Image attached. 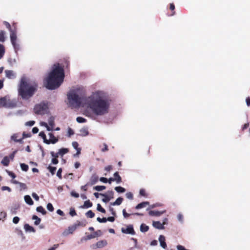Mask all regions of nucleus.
Returning a JSON list of instances; mask_svg holds the SVG:
<instances>
[{
    "label": "nucleus",
    "instance_id": "nucleus-44",
    "mask_svg": "<svg viewBox=\"0 0 250 250\" xmlns=\"http://www.w3.org/2000/svg\"><path fill=\"white\" fill-rule=\"evenodd\" d=\"M62 168H60L58 170L57 172V176L58 177V178L60 179H62Z\"/></svg>",
    "mask_w": 250,
    "mask_h": 250
},
{
    "label": "nucleus",
    "instance_id": "nucleus-20",
    "mask_svg": "<svg viewBox=\"0 0 250 250\" xmlns=\"http://www.w3.org/2000/svg\"><path fill=\"white\" fill-rule=\"evenodd\" d=\"M24 199L25 203L27 204H28L30 206H32L33 205L34 202H33L32 199H31V197L29 195H25L24 197Z\"/></svg>",
    "mask_w": 250,
    "mask_h": 250
},
{
    "label": "nucleus",
    "instance_id": "nucleus-4",
    "mask_svg": "<svg viewBox=\"0 0 250 250\" xmlns=\"http://www.w3.org/2000/svg\"><path fill=\"white\" fill-rule=\"evenodd\" d=\"M48 103L45 102H42L37 104L34 108L35 113L39 115H43L46 113L48 112Z\"/></svg>",
    "mask_w": 250,
    "mask_h": 250
},
{
    "label": "nucleus",
    "instance_id": "nucleus-40",
    "mask_svg": "<svg viewBox=\"0 0 250 250\" xmlns=\"http://www.w3.org/2000/svg\"><path fill=\"white\" fill-rule=\"evenodd\" d=\"M5 97L1 98L0 99V107H5Z\"/></svg>",
    "mask_w": 250,
    "mask_h": 250
},
{
    "label": "nucleus",
    "instance_id": "nucleus-35",
    "mask_svg": "<svg viewBox=\"0 0 250 250\" xmlns=\"http://www.w3.org/2000/svg\"><path fill=\"white\" fill-rule=\"evenodd\" d=\"M48 136H49L50 139L47 140L48 141H53L54 140H56V143L58 141V139L54 136L53 133H49Z\"/></svg>",
    "mask_w": 250,
    "mask_h": 250
},
{
    "label": "nucleus",
    "instance_id": "nucleus-63",
    "mask_svg": "<svg viewBox=\"0 0 250 250\" xmlns=\"http://www.w3.org/2000/svg\"><path fill=\"white\" fill-rule=\"evenodd\" d=\"M71 195L72 196L76 198H78L79 197V194L74 191H72L71 192Z\"/></svg>",
    "mask_w": 250,
    "mask_h": 250
},
{
    "label": "nucleus",
    "instance_id": "nucleus-42",
    "mask_svg": "<svg viewBox=\"0 0 250 250\" xmlns=\"http://www.w3.org/2000/svg\"><path fill=\"white\" fill-rule=\"evenodd\" d=\"M97 209L99 211H100V212H101L102 213H104L105 212V210L101 207V205L100 204H97Z\"/></svg>",
    "mask_w": 250,
    "mask_h": 250
},
{
    "label": "nucleus",
    "instance_id": "nucleus-47",
    "mask_svg": "<svg viewBox=\"0 0 250 250\" xmlns=\"http://www.w3.org/2000/svg\"><path fill=\"white\" fill-rule=\"evenodd\" d=\"M21 188V190H25L27 189V186L25 184L21 183L19 185Z\"/></svg>",
    "mask_w": 250,
    "mask_h": 250
},
{
    "label": "nucleus",
    "instance_id": "nucleus-16",
    "mask_svg": "<svg viewBox=\"0 0 250 250\" xmlns=\"http://www.w3.org/2000/svg\"><path fill=\"white\" fill-rule=\"evenodd\" d=\"M153 226L154 228L159 229H165L164 224L159 221H154L153 222Z\"/></svg>",
    "mask_w": 250,
    "mask_h": 250
},
{
    "label": "nucleus",
    "instance_id": "nucleus-61",
    "mask_svg": "<svg viewBox=\"0 0 250 250\" xmlns=\"http://www.w3.org/2000/svg\"><path fill=\"white\" fill-rule=\"evenodd\" d=\"M89 183H87L86 185H84V186H82L81 188V189L83 190V191H86L87 188V186H89Z\"/></svg>",
    "mask_w": 250,
    "mask_h": 250
},
{
    "label": "nucleus",
    "instance_id": "nucleus-28",
    "mask_svg": "<svg viewBox=\"0 0 250 250\" xmlns=\"http://www.w3.org/2000/svg\"><path fill=\"white\" fill-rule=\"evenodd\" d=\"M32 219L33 220H35V222H34V225H38L40 224L41 223V218H40L39 217H38L37 215H34L32 216Z\"/></svg>",
    "mask_w": 250,
    "mask_h": 250
},
{
    "label": "nucleus",
    "instance_id": "nucleus-33",
    "mask_svg": "<svg viewBox=\"0 0 250 250\" xmlns=\"http://www.w3.org/2000/svg\"><path fill=\"white\" fill-rule=\"evenodd\" d=\"M115 190L118 193H123L125 191V188L120 186L115 187Z\"/></svg>",
    "mask_w": 250,
    "mask_h": 250
},
{
    "label": "nucleus",
    "instance_id": "nucleus-5",
    "mask_svg": "<svg viewBox=\"0 0 250 250\" xmlns=\"http://www.w3.org/2000/svg\"><path fill=\"white\" fill-rule=\"evenodd\" d=\"M10 38L12 46L15 52H17L20 49V44L18 42L17 33H15L14 31L11 32Z\"/></svg>",
    "mask_w": 250,
    "mask_h": 250
},
{
    "label": "nucleus",
    "instance_id": "nucleus-8",
    "mask_svg": "<svg viewBox=\"0 0 250 250\" xmlns=\"http://www.w3.org/2000/svg\"><path fill=\"white\" fill-rule=\"evenodd\" d=\"M113 194L114 193L112 191H108L107 194H100V195L104 197V198L102 199V201L106 203L113 198Z\"/></svg>",
    "mask_w": 250,
    "mask_h": 250
},
{
    "label": "nucleus",
    "instance_id": "nucleus-27",
    "mask_svg": "<svg viewBox=\"0 0 250 250\" xmlns=\"http://www.w3.org/2000/svg\"><path fill=\"white\" fill-rule=\"evenodd\" d=\"M149 229V227L145 224H142L140 226V231L142 232H146Z\"/></svg>",
    "mask_w": 250,
    "mask_h": 250
},
{
    "label": "nucleus",
    "instance_id": "nucleus-1",
    "mask_svg": "<svg viewBox=\"0 0 250 250\" xmlns=\"http://www.w3.org/2000/svg\"><path fill=\"white\" fill-rule=\"evenodd\" d=\"M67 99L69 105L72 108L80 107L83 102V106L87 107L84 115L92 120L104 116L109 112L111 101L106 93L102 90L95 91L83 99L80 89L76 88L68 93Z\"/></svg>",
    "mask_w": 250,
    "mask_h": 250
},
{
    "label": "nucleus",
    "instance_id": "nucleus-58",
    "mask_svg": "<svg viewBox=\"0 0 250 250\" xmlns=\"http://www.w3.org/2000/svg\"><path fill=\"white\" fill-rule=\"evenodd\" d=\"M20 221V218L18 216H15L13 219V222L14 224H18Z\"/></svg>",
    "mask_w": 250,
    "mask_h": 250
},
{
    "label": "nucleus",
    "instance_id": "nucleus-17",
    "mask_svg": "<svg viewBox=\"0 0 250 250\" xmlns=\"http://www.w3.org/2000/svg\"><path fill=\"white\" fill-rule=\"evenodd\" d=\"M24 229L26 232H35L36 231L35 229L28 224H25L24 225Z\"/></svg>",
    "mask_w": 250,
    "mask_h": 250
},
{
    "label": "nucleus",
    "instance_id": "nucleus-31",
    "mask_svg": "<svg viewBox=\"0 0 250 250\" xmlns=\"http://www.w3.org/2000/svg\"><path fill=\"white\" fill-rule=\"evenodd\" d=\"M36 210L38 212L42 213L43 215L45 214L46 213V211L42 206L38 207L36 208Z\"/></svg>",
    "mask_w": 250,
    "mask_h": 250
},
{
    "label": "nucleus",
    "instance_id": "nucleus-32",
    "mask_svg": "<svg viewBox=\"0 0 250 250\" xmlns=\"http://www.w3.org/2000/svg\"><path fill=\"white\" fill-rule=\"evenodd\" d=\"M80 132L81 133V135L83 136H87L89 132L87 128H83L80 130Z\"/></svg>",
    "mask_w": 250,
    "mask_h": 250
},
{
    "label": "nucleus",
    "instance_id": "nucleus-64",
    "mask_svg": "<svg viewBox=\"0 0 250 250\" xmlns=\"http://www.w3.org/2000/svg\"><path fill=\"white\" fill-rule=\"evenodd\" d=\"M59 247V244H55L54 246L49 249L48 250H55Z\"/></svg>",
    "mask_w": 250,
    "mask_h": 250
},
{
    "label": "nucleus",
    "instance_id": "nucleus-3",
    "mask_svg": "<svg viewBox=\"0 0 250 250\" xmlns=\"http://www.w3.org/2000/svg\"><path fill=\"white\" fill-rule=\"evenodd\" d=\"M38 89L37 84L22 77L18 86V94L24 100H28L34 95Z\"/></svg>",
    "mask_w": 250,
    "mask_h": 250
},
{
    "label": "nucleus",
    "instance_id": "nucleus-43",
    "mask_svg": "<svg viewBox=\"0 0 250 250\" xmlns=\"http://www.w3.org/2000/svg\"><path fill=\"white\" fill-rule=\"evenodd\" d=\"M46 208H47V209L51 212H52L54 210V208L51 203H48L47 204Z\"/></svg>",
    "mask_w": 250,
    "mask_h": 250
},
{
    "label": "nucleus",
    "instance_id": "nucleus-46",
    "mask_svg": "<svg viewBox=\"0 0 250 250\" xmlns=\"http://www.w3.org/2000/svg\"><path fill=\"white\" fill-rule=\"evenodd\" d=\"M19 206L15 205L13 207H12L11 208V211L12 213L16 214V210L18 208Z\"/></svg>",
    "mask_w": 250,
    "mask_h": 250
},
{
    "label": "nucleus",
    "instance_id": "nucleus-36",
    "mask_svg": "<svg viewBox=\"0 0 250 250\" xmlns=\"http://www.w3.org/2000/svg\"><path fill=\"white\" fill-rule=\"evenodd\" d=\"M106 188L104 186H97L94 187V189L97 191H100Z\"/></svg>",
    "mask_w": 250,
    "mask_h": 250
},
{
    "label": "nucleus",
    "instance_id": "nucleus-9",
    "mask_svg": "<svg viewBox=\"0 0 250 250\" xmlns=\"http://www.w3.org/2000/svg\"><path fill=\"white\" fill-rule=\"evenodd\" d=\"M121 231L123 233L134 235L135 232L132 225H128L126 228H122Z\"/></svg>",
    "mask_w": 250,
    "mask_h": 250
},
{
    "label": "nucleus",
    "instance_id": "nucleus-53",
    "mask_svg": "<svg viewBox=\"0 0 250 250\" xmlns=\"http://www.w3.org/2000/svg\"><path fill=\"white\" fill-rule=\"evenodd\" d=\"M50 154L53 158H57L59 156L58 152L57 153H55L53 151H51Z\"/></svg>",
    "mask_w": 250,
    "mask_h": 250
},
{
    "label": "nucleus",
    "instance_id": "nucleus-23",
    "mask_svg": "<svg viewBox=\"0 0 250 250\" xmlns=\"http://www.w3.org/2000/svg\"><path fill=\"white\" fill-rule=\"evenodd\" d=\"M92 206V203L89 201L87 200L84 202L83 206H81L82 208H91Z\"/></svg>",
    "mask_w": 250,
    "mask_h": 250
},
{
    "label": "nucleus",
    "instance_id": "nucleus-62",
    "mask_svg": "<svg viewBox=\"0 0 250 250\" xmlns=\"http://www.w3.org/2000/svg\"><path fill=\"white\" fill-rule=\"evenodd\" d=\"M51 163L53 165H57L59 163V161L57 158H52L51 160Z\"/></svg>",
    "mask_w": 250,
    "mask_h": 250
},
{
    "label": "nucleus",
    "instance_id": "nucleus-41",
    "mask_svg": "<svg viewBox=\"0 0 250 250\" xmlns=\"http://www.w3.org/2000/svg\"><path fill=\"white\" fill-rule=\"evenodd\" d=\"M94 236H95V238L97 237H99L102 235V232L101 230H98L96 231H95L93 233Z\"/></svg>",
    "mask_w": 250,
    "mask_h": 250
},
{
    "label": "nucleus",
    "instance_id": "nucleus-57",
    "mask_svg": "<svg viewBox=\"0 0 250 250\" xmlns=\"http://www.w3.org/2000/svg\"><path fill=\"white\" fill-rule=\"evenodd\" d=\"M1 190L2 191L7 190L9 192L11 191V188L9 187H7V186H3V187H2Z\"/></svg>",
    "mask_w": 250,
    "mask_h": 250
},
{
    "label": "nucleus",
    "instance_id": "nucleus-38",
    "mask_svg": "<svg viewBox=\"0 0 250 250\" xmlns=\"http://www.w3.org/2000/svg\"><path fill=\"white\" fill-rule=\"evenodd\" d=\"M86 216L87 217H89L90 218H92L94 217L95 214L92 212V210H88L85 214Z\"/></svg>",
    "mask_w": 250,
    "mask_h": 250
},
{
    "label": "nucleus",
    "instance_id": "nucleus-39",
    "mask_svg": "<svg viewBox=\"0 0 250 250\" xmlns=\"http://www.w3.org/2000/svg\"><path fill=\"white\" fill-rule=\"evenodd\" d=\"M76 121L77 122H78L79 123H85L86 122V120L82 117H78L76 118Z\"/></svg>",
    "mask_w": 250,
    "mask_h": 250
},
{
    "label": "nucleus",
    "instance_id": "nucleus-25",
    "mask_svg": "<svg viewBox=\"0 0 250 250\" xmlns=\"http://www.w3.org/2000/svg\"><path fill=\"white\" fill-rule=\"evenodd\" d=\"M69 151L68 149L66 148H62L59 150L58 154L59 156L62 157L64 154L68 153Z\"/></svg>",
    "mask_w": 250,
    "mask_h": 250
},
{
    "label": "nucleus",
    "instance_id": "nucleus-24",
    "mask_svg": "<svg viewBox=\"0 0 250 250\" xmlns=\"http://www.w3.org/2000/svg\"><path fill=\"white\" fill-rule=\"evenodd\" d=\"M148 204H149V202H147V201L143 202H142V203L138 204L136 206L135 208L137 209H141L142 208L146 207Z\"/></svg>",
    "mask_w": 250,
    "mask_h": 250
},
{
    "label": "nucleus",
    "instance_id": "nucleus-52",
    "mask_svg": "<svg viewBox=\"0 0 250 250\" xmlns=\"http://www.w3.org/2000/svg\"><path fill=\"white\" fill-rule=\"evenodd\" d=\"M35 122L34 121H30L25 123V125L26 126H31L35 124Z\"/></svg>",
    "mask_w": 250,
    "mask_h": 250
},
{
    "label": "nucleus",
    "instance_id": "nucleus-14",
    "mask_svg": "<svg viewBox=\"0 0 250 250\" xmlns=\"http://www.w3.org/2000/svg\"><path fill=\"white\" fill-rule=\"evenodd\" d=\"M5 73L6 77L8 79H12L16 77L15 73L12 70H6Z\"/></svg>",
    "mask_w": 250,
    "mask_h": 250
},
{
    "label": "nucleus",
    "instance_id": "nucleus-22",
    "mask_svg": "<svg viewBox=\"0 0 250 250\" xmlns=\"http://www.w3.org/2000/svg\"><path fill=\"white\" fill-rule=\"evenodd\" d=\"M123 201V198L122 197L118 198L116 201L113 203H110L111 206H119L120 205Z\"/></svg>",
    "mask_w": 250,
    "mask_h": 250
},
{
    "label": "nucleus",
    "instance_id": "nucleus-10",
    "mask_svg": "<svg viewBox=\"0 0 250 250\" xmlns=\"http://www.w3.org/2000/svg\"><path fill=\"white\" fill-rule=\"evenodd\" d=\"M76 226L74 224L73 225L68 227L67 229H66L63 231L62 233V235L63 236H66L70 234H72L73 232L76 229Z\"/></svg>",
    "mask_w": 250,
    "mask_h": 250
},
{
    "label": "nucleus",
    "instance_id": "nucleus-60",
    "mask_svg": "<svg viewBox=\"0 0 250 250\" xmlns=\"http://www.w3.org/2000/svg\"><path fill=\"white\" fill-rule=\"evenodd\" d=\"M32 196L34 198V199L35 200H36V201L39 200V197L36 193H35V192L32 193Z\"/></svg>",
    "mask_w": 250,
    "mask_h": 250
},
{
    "label": "nucleus",
    "instance_id": "nucleus-11",
    "mask_svg": "<svg viewBox=\"0 0 250 250\" xmlns=\"http://www.w3.org/2000/svg\"><path fill=\"white\" fill-rule=\"evenodd\" d=\"M107 245V241L105 240H102L97 242L95 245L92 246V247L93 249L102 248L105 247Z\"/></svg>",
    "mask_w": 250,
    "mask_h": 250
},
{
    "label": "nucleus",
    "instance_id": "nucleus-2",
    "mask_svg": "<svg viewBox=\"0 0 250 250\" xmlns=\"http://www.w3.org/2000/svg\"><path fill=\"white\" fill-rule=\"evenodd\" d=\"M64 73L63 69L59 63L54 64L52 70L46 79V87L50 90L58 88L63 81Z\"/></svg>",
    "mask_w": 250,
    "mask_h": 250
},
{
    "label": "nucleus",
    "instance_id": "nucleus-54",
    "mask_svg": "<svg viewBox=\"0 0 250 250\" xmlns=\"http://www.w3.org/2000/svg\"><path fill=\"white\" fill-rule=\"evenodd\" d=\"M6 172L8 175L12 177L13 179L16 178V176L13 172L8 171L7 170H6Z\"/></svg>",
    "mask_w": 250,
    "mask_h": 250
},
{
    "label": "nucleus",
    "instance_id": "nucleus-6",
    "mask_svg": "<svg viewBox=\"0 0 250 250\" xmlns=\"http://www.w3.org/2000/svg\"><path fill=\"white\" fill-rule=\"evenodd\" d=\"M5 32L4 31H0V42H4L5 41ZM5 53V49L2 44H0V59H1Z\"/></svg>",
    "mask_w": 250,
    "mask_h": 250
},
{
    "label": "nucleus",
    "instance_id": "nucleus-21",
    "mask_svg": "<svg viewBox=\"0 0 250 250\" xmlns=\"http://www.w3.org/2000/svg\"><path fill=\"white\" fill-rule=\"evenodd\" d=\"M3 23L6 26V28L7 29H8V30H9L10 32V34H11V32H12V31H14L15 33H17V29L15 27H14V29H12L11 27V25L9 24V23L6 21H4L3 22Z\"/></svg>",
    "mask_w": 250,
    "mask_h": 250
},
{
    "label": "nucleus",
    "instance_id": "nucleus-13",
    "mask_svg": "<svg viewBox=\"0 0 250 250\" xmlns=\"http://www.w3.org/2000/svg\"><path fill=\"white\" fill-rule=\"evenodd\" d=\"M99 177L96 174H93L90 178L89 181L88 183H89V185L92 186L95 184L98 181Z\"/></svg>",
    "mask_w": 250,
    "mask_h": 250
},
{
    "label": "nucleus",
    "instance_id": "nucleus-34",
    "mask_svg": "<svg viewBox=\"0 0 250 250\" xmlns=\"http://www.w3.org/2000/svg\"><path fill=\"white\" fill-rule=\"evenodd\" d=\"M47 168L50 172V173L52 174V175H54V174L55 173V171H56V167H51V166H49L47 167Z\"/></svg>",
    "mask_w": 250,
    "mask_h": 250
},
{
    "label": "nucleus",
    "instance_id": "nucleus-19",
    "mask_svg": "<svg viewBox=\"0 0 250 250\" xmlns=\"http://www.w3.org/2000/svg\"><path fill=\"white\" fill-rule=\"evenodd\" d=\"M165 212V210L160 211L158 210H150L149 212V214L150 216H159L164 213Z\"/></svg>",
    "mask_w": 250,
    "mask_h": 250
},
{
    "label": "nucleus",
    "instance_id": "nucleus-50",
    "mask_svg": "<svg viewBox=\"0 0 250 250\" xmlns=\"http://www.w3.org/2000/svg\"><path fill=\"white\" fill-rule=\"evenodd\" d=\"M72 145L74 148L76 150H78V149H81L80 148L78 147L79 144L77 142H72Z\"/></svg>",
    "mask_w": 250,
    "mask_h": 250
},
{
    "label": "nucleus",
    "instance_id": "nucleus-29",
    "mask_svg": "<svg viewBox=\"0 0 250 250\" xmlns=\"http://www.w3.org/2000/svg\"><path fill=\"white\" fill-rule=\"evenodd\" d=\"M114 178L116 179V182L117 184H119L122 181V179L121 176L119 175V173L118 172H116L114 174Z\"/></svg>",
    "mask_w": 250,
    "mask_h": 250
},
{
    "label": "nucleus",
    "instance_id": "nucleus-49",
    "mask_svg": "<svg viewBox=\"0 0 250 250\" xmlns=\"http://www.w3.org/2000/svg\"><path fill=\"white\" fill-rule=\"evenodd\" d=\"M125 196L129 200H132L133 198L132 193L130 192H127L125 194Z\"/></svg>",
    "mask_w": 250,
    "mask_h": 250
},
{
    "label": "nucleus",
    "instance_id": "nucleus-30",
    "mask_svg": "<svg viewBox=\"0 0 250 250\" xmlns=\"http://www.w3.org/2000/svg\"><path fill=\"white\" fill-rule=\"evenodd\" d=\"M9 159L7 156L4 157L2 160L1 163L4 166H8L9 164Z\"/></svg>",
    "mask_w": 250,
    "mask_h": 250
},
{
    "label": "nucleus",
    "instance_id": "nucleus-59",
    "mask_svg": "<svg viewBox=\"0 0 250 250\" xmlns=\"http://www.w3.org/2000/svg\"><path fill=\"white\" fill-rule=\"evenodd\" d=\"M140 195L142 196H146V191L144 189H141L139 191Z\"/></svg>",
    "mask_w": 250,
    "mask_h": 250
},
{
    "label": "nucleus",
    "instance_id": "nucleus-7",
    "mask_svg": "<svg viewBox=\"0 0 250 250\" xmlns=\"http://www.w3.org/2000/svg\"><path fill=\"white\" fill-rule=\"evenodd\" d=\"M17 105L16 101L15 100L9 99L5 96V107L7 108H12L15 107Z\"/></svg>",
    "mask_w": 250,
    "mask_h": 250
},
{
    "label": "nucleus",
    "instance_id": "nucleus-51",
    "mask_svg": "<svg viewBox=\"0 0 250 250\" xmlns=\"http://www.w3.org/2000/svg\"><path fill=\"white\" fill-rule=\"evenodd\" d=\"M69 214L71 216H74L77 214L74 208H70Z\"/></svg>",
    "mask_w": 250,
    "mask_h": 250
},
{
    "label": "nucleus",
    "instance_id": "nucleus-15",
    "mask_svg": "<svg viewBox=\"0 0 250 250\" xmlns=\"http://www.w3.org/2000/svg\"><path fill=\"white\" fill-rule=\"evenodd\" d=\"M159 241L160 242V246L163 249H166L167 248V244L165 242V236L162 235H160L159 237Z\"/></svg>",
    "mask_w": 250,
    "mask_h": 250
},
{
    "label": "nucleus",
    "instance_id": "nucleus-18",
    "mask_svg": "<svg viewBox=\"0 0 250 250\" xmlns=\"http://www.w3.org/2000/svg\"><path fill=\"white\" fill-rule=\"evenodd\" d=\"M19 134L18 133L14 134L11 136V140L14 141L15 142H18L20 143H22V138L18 139Z\"/></svg>",
    "mask_w": 250,
    "mask_h": 250
},
{
    "label": "nucleus",
    "instance_id": "nucleus-48",
    "mask_svg": "<svg viewBox=\"0 0 250 250\" xmlns=\"http://www.w3.org/2000/svg\"><path fill=\"white\" fill-rule=\"evenodd\" d=\"M97 221L100 223H105L106 222V218L103 217V218H101L100 217H98Z\"/></svg>",
    "mask_w": 250,
    "mask_h": 250
},
{
    "label": "nucleus",
    "instance_id": "nucleus-56",
    "mask_svg": "<svg viewBox=\"0 0 250 250\" xmlns=\"http://www.w3.org/2000/svg\"><path fill=\"white\" fill-rule=\"evenodd\" d=\"M123 216L125 218H128L130 215V214H129V213H127L126 211H125V209H124L123 210Z\"/></svg>",
    "mask_w": 250,
    "mask_h": 250
},
{
    "label": "nucleus",
    "instance_id": "nucleus-12",
    "mask_svg": "<svg viewBox=\"0 0 250 250\" xmlns=\"http://www.w3.org/2000/svg\"><path fill=\"white\" fill-rule=\"evenodd\" d=\"M39 136L43 139V142L46 144H48V145H49L50 144H54L56 143V140H54L53 141H50V142L48 141L47 139L46 138V135L43 131L40 132Z\"/></svg>",
    "mask_w": 250,
    "mask_h": 250
},
{
    "label": "nucleus",
    "instance_id": "nucleus-45",
    "mask_svg": "<svg viewBox=\"0 0 250 250\" xmlns=\"http://www.w3.org/2000/svg\"><path fill=\"white\" fill-rule=\"evenodd\" d=\"M48 124L49 125L52 127H54V119L52 117L49 118L48 120Z\"/></svg>",
    "mask_w": 250,
    "mask_h": 250
},
{
    "label": "nucleus",
    "instance_id": "nucleus-37",
    "mask_svg": "<svg viewBox=\"0 0 250 250\" xmlns=\"http://www.w3.org/2000/svg\"><path fill=\"white\" fill-rule=\"evenodd\" d=\"M20 166H21V169H22V170H23L24 171H27L29 168L28 166L24 163L21 164Z\"/></svg>",
    "mask_w": 250,
    "mask_h": 250
},
{
    "label": "nucleus",
    "instance_id": "nucleus-26",
    "mask_svg": "<svg viewBox=\"0 0 250 250\" xmlns=\"http://www.w3.org/2000/svg\"><path fill=\"white\" fill-rule=\"evenodd\" d=\"M75 226H76V228L80 226L84 227L86 225V222L85 220H83L82 221H77L75 224Z\"/></svg>",
    "mask_w": 250,
    "mask_h": 250
},
{
    "label": "nucleus",
    "instance_id": "nucleus-55",
    "mask_svg": "<svg viewBox=\"0 0 250 250\" xmlns=\"http://www.w3.org/2000/svg\"><path fill=\"white\" fill-rule=\"evenodd\" d=\"M177 218L179 222L183 223V216L182 214L179 213L177 215Z\"/></svg>",
    "mask_w": 250,
    "mask_h": 250
}]
</instances>
